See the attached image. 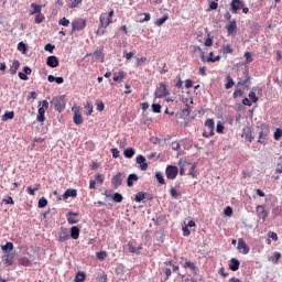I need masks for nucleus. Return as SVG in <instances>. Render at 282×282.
I'll return each instance as SVG.
<instances>
[{"mask_svg": "<svg viewBox=\"0 0 282 282\" xmlns=\"http://www.w3.org/2000/svg\"><path fill=\"white\" fill-rule=\"evenodd\" d=\"M282 137V130L278 128L274 132V140H281Z\"/></svg>", "mask_w": 282, "mask_h": 282, "instance_id": "obj_57", "label": "nucleus"}, {"mask_svg": "<svg viewBox=\"0 0 282 282\" xmlns=\"http://www.w3.org/2000/svg\"><path fill=\"white\" fill-rule=\"evenodd\" d=\"M97 111H105V104L102 101L97 102Z\"/></svg>", "mask_w": 282, "mask_h": 282, "instance_id": "obj_63", "label": "nucleus"}, {"mask_svg": "<svg viewBox=\"0 0 282 282\" xmlns=\"http://www.w3.org/2000/svg\"><path fill=\"white\" fill-rule=\"evenodd\" d=\"M238 250L242 252V254H248L250 252V247L246 243V240L243 238L238 239Z\"/></svg>", "mask_w": 282, "mask_h": 282, "instance_id": "obj_13", "label": "nucleus"}, {"mask_svg": "<svg viewBox=\"0 0 282 282\" xmlns=\"http://www.w3.org/2000/svg\"><path fill=\"white\" fill-rule=\"evenodd\" d=\"M37 206L39 208H45V206H47V198L45 197L40 198Z\"/></svg>", "mask_w": 282, "mask_h": 282, "instance_id": "obj_45", "label": "nucleus"}, {"mask_svg": "<svg viewBox=\"0 0 282 282\" xmlns=\"http://www.w3.org/2000/svg\"><path fill=\"white\" fill-rule=\"evenodd\" d=\"M243 1L241 0H231L230 3V12H232V14H237L238 10H241V8H243Z\"/></svg>", "mask_w": 282, "mask_h": 282, "instance_id": "obj_10", "label": "nucleus"}, {"mask_svg": "<svg viewBox=\"0 0 282 282\" xmlns=\"http://www.w3.org/2000/svg\"><path fill=\"white\" fill-rule=\"evenodd\" d=\"M195 163H189V162H183L181 167H180V175H186V171L187 175H189L191 177H195Z\"/></svg>", "mask_w": 282, "mask_h": 282, "instance_id": "obj_4", "label": "nucleus"}, {"mask_svg": "<svg viewBox=\"0 0 282 282\" xmlns=\"http://www.w3.org/2000/svg\"><path fill=\"white\" fill-rule=\"evenodd\" d=\"M170 195H171L174 199H177V197H180V193L177 192V189H175V187H171V188H170Z\"/></svg>", "mask_w": 282, "mask_h": 282, "instance_id": "obj_48", "label": "nucleus"}, {"mask_svg": "<svg viewBox=\"0 0 282 282\" xmlns=\"http://www.w3.org/2000/svg\"><path fill=\"white\" fill-rule=\"evenodd\" d=\"M78 195V192L76 189H66V192L63 194L64 199H68V197H76Z\"/></svg>", "mask_w": 282, "mask_h": 282, "instance_id": "obj_27", "label": "nucleus"}, {"mask_svg": "<svg viewBox=\"0 0 282 282\" xmlns=\"http://www.w3.org/2000/svg\"><path fill=\"white\" fill-rule=\"evenodd\" d=\"M72 32H82V30H85L87 28V20L86 19H77L74 20L72 23Z\"/></svg>", "mask_w": 282, "mask_h": 282, "instance_id": "obj_5", "label": "nucleus"}, {"mask_svg": "<svg viewBox=\"0 0 282 282\" xmlns=\"http://www.w3.org/2000/svg\"><path fill=\"white\" fill-rule=\"evenodd\" d=\"M69 239V230L65 227H62L58 231V241L59 243H63Z\"/></svg>", "mask_w": 282, "mask_h": 282, "instance_id": "obj_11", "label": "nucleus"}, {"mask_svg": "<svg viewBox=\"0 0 282 282\" xmlns=\"http://www.w3.org/2000/svg\"><path fill=\"white\" fill-rule=\"evenodd\" d=\"M124 158L131 159L135 155V150L133 148H128L123 151Z\"/></svg>", "mask_w": 282, "mask_h": 282, "instance_id": "obj_32", "label": "nucleus"}, {"mask_svg": "<svg viewBox=\"0 0 282 282\" xmlns=\"http://www.w3.org/2000/svg\"><path fill=\"white\" fill-rule=\"evenodd\" d=\"M11 67L18 72L19 67H21V63L18 59H14Z\"/></svg>", "mask_w": 282, "mask_h": 282, "instance_id": "obj_61", "label": "nucleus"}, {"mask_svg": "<svg viewBox=\"0 0 282 282\" xmlns=\"http://www.w3.org/2000/svg\"><path fill=\"white\" fill-rule=\"evenodd\" d=\"M224 213L227 217H231L232 215V207L230 206H227L225 209H224Z\"/></svg>", "mask_w": 282, "mask_h": 282, "instance_id": "obj_58", "label": "nucleus"}, {"mask_svg": "<svg viewBox=\"0 0 282 282\" xmlns=\"http://www.w3.org/2000/svg\"><path fill=\"white\" fill-rule=\"evenodd\" d=\"M18 50H19V52H23V54H25V52H28V45H25V43H23V42H20L18 44Z\"/></svg>", "mask_w": 282, "mask_h": 282, "instance_id": "obj_47", "label": "nucleus"}, {"mask_svg": "<svg viewBox=\"0 0 282 282\" xmlns=\"http://www.w3.org/2000/svg\"><path fill=\"white\" fill-rule=\"evenodd\" d=\"M256 213L259 219H262V221H265V219H268V210H265V205H258L256 207Z\"/></svg>", "mask_w": 282, "mask_h": 282, "instance_id": "obj_9", "label": "nucleus"}, {"mask_svg": "<svg viewBox=\"0 0 282 282\" xmlns=\"http://www.w3.org/2000/svg\"><path fill=\"white\" fill-rule=\"evenodd\" d=\"M46 65L48 67H53V68L58 67V65H59L58 57H56L55 55L48 56L47 59H46Z\"/></svg>", "mask_w": 282, "mask_h": 282, "instance_id": "obj_17", "label": "nucleus"}, {"mask_svg": "<svg viewBox=\"0 0 282 282\" xmlns=\"http://www.w3.org/2000/svg\"><path fill=\"white\" fill-rule=\"evenodd\" d=\"M270 239H273V241H279V236L274 231H269Z\"/></svg>", "mask_w": 282, "mask_h": 282, "instance_id": "obj_62", "label": "nucleus"}, {"mask_svg": "<svg viewBox=\"0 0 282 282\" xmlns=\"http://www.w3.org/2000/svg\"><path fill=\"white\" fill-rule=\"evenodd\" d=\"M106 258H107V252L105 251L97 252V259H99V261H105Z\"/></svg>", "mask_w": 282, "mask_h": 282, "instance_id": "obj_53", "label": "nucleus"}, {"mask_svg": "<svg viewBox=\"0 0 282 282\" xmlns=\"http://www.w3.org/2000/svg\"><path fill=\"white\" fill-rule=\"evenodd\" d=\"M113 14L115 11L113 9H111L108 12V15L106 13H101L99 15V25H98V30L96 32L97 36H102L107 31L102 30V28L107 29L109 28V25H111V23H113Z\"/></svg>", "mask_w": 282, "mask_h": 282, "instance_id": "obj_1", "label": "nucleus"}, {"mask_svg": "<svg viewBox=\"0 0 282 282\" xmlns=\"http://www.w3.org/2000/svg\"><path fill=\"white\" fill-rule=\"evenodd\" d=\"M279 259H281V252L275 251L273 256L269 258V261H272L275 265L279 263Z\"/></svg>", "mask_w": 282, "mask_h": 282, "instance_id": "obj_33", "label": "nucleus"}, {"mask_svg": "<svg viewBox=\"0 0 282 282\" xmlns=\"http://www.w3.org/2000/svg\"><path fill=\"white\" fill-rule=\"evenodd\" d=\"M36 120H37V122H45V115L37 113Z\"/></svg>", "mask_w": 282, "mask_h": 282, "instance_id": "obj_64", "label": "nucleus"}, {"mask_svg": "<svg viewBox=\"0 0 282 282\" xmlns=\"http://www.w3.org/2000/svg\"><path fill=\"white\" fill-rule=\"evenodd\" d=\"M205 127L209 130L208 132H203V138H212V135H215V120L207 119L205 122Z\"/></svg>", "mask_w": 282, "mask_h": 282, "instance_id": "obj_6", "label": "nucleus"}, {"mask_svg": "<svg viewBox=\"0 0 282 282\" xmlns=\"http://www.w3.org/2000/svg\"><path fill=\"white\" fill-rule=\"evenodd\" d=\"M69 237L72 239H75V240L79 239V237H80V228H78L76 226L70 227V235H69Z\"/></svg>", "mask_w": 282, "mask_h": 282, "instance_id": "obj_24", "label": "nucleus"}, {"mask_svg": "<svg viewBox=\"0 0 282 282\" xmlns=\"http://www.w3.org/2000/svg\"><path fill=\"white\" fill-rule=\"evenodd\" d=\"M85 279H87V274L85 272H77L75 282H85Z\"/></svg>", "mask_w": 282, "mask_h": 282, "instance_id": "obj_38", "label": "nucleus"}, {"mask_svg": "<svg viewBox=\"0 0 282 282\" xmlns=\"http://www.w3.org/2000/svg\"><path fill=\"white\" fill-rule=\"evenodd\" d=\"M137 164H140L141 171H147L149 169V164H147V159L142 154L137 156Z\"/></svg>", "mask_w": 282, "mask_h": 282, "instance_id": "obj_16", "label": "nucleus"}, {"mask_svg": "<svg viewBox=\"0 0 282 282\" xmlns=\"http://www.w3.org/2000/svg\"><path fill=\"white\" fill-rule=\"evenodd\" d=\"M166 21H169V14H165L162 18H159L155 22V25H158L160 28V26L164 25V23H166Z\"/></svg>", "mask_w": 282, "mask_h": 282, "instance_id": "obj_36", "label": "nucleus"}, {"mask_svg": "<svg viewBox=\"0 0 282 282\" xmlns=\"http://www.w3.org/2000/svg\"><path fill=\"white\" fill-rule=\"evenodd\" d=\"M115 83H120L124 80V72L120 70L118 74L113 75Z\"/></svg>", "mask_w": 282, "mask_h": 282, "instance_id": "obj_35", "label": "nucleus"}, {"mask_svg": "<svg viewBox=\"0 0 282 282\" xmlns=\"http://www.w3.org/2000/svg\"><path fill=\"white\" fill-rule=\"evenodd\" d=\"M227 32L229 36L237 34V20L229 21L227 25Z\"/></svg>", "mask_w": 282, "mask_h": 282, "instance_id": "obj_15", "label": "nucleus"}, {"mask_svg": "<svg viewBox=\"0 0 282 282\" xmlns=\"http://www.w3.org/2000/svg\"><path fill=\"white\" fill-rule=\"evenodd\" d=\"M147 56H142V57H137V63L135 66L137 67H142V65H144V63H147Z\"/></svg>", "mask_w": 282, "mask_h": 282, "instance_id": "obj_41", "label": "nucleus"}, {"mask_svg": "<svg viewBox=\"0 0 282 282\" xmlns=\"http://www.w3.org/2000/svg\"><path fill=\"white\" fill-rule=\"evenodd\" d=\"M69 8H78V6H80V3H83V0H69Z\"/></svg>", "mask_w": 282, "mask_h": 282, "instance_id": "obj_50", "label": "nucleus"}, {"mask_svg": "<svg viewBox=\"0 0 282 282\" xmlns=\"http://www.w3.org/2000/svg\"><path fill=\"white\" fill-rule=\"evenodd\" d=\"M112 199L117 204H121V202H122V199H124V197H122V194H120V193H115L112 196Z\"/></svg>", "mask_w": 282, "mask_h": 282, "instance_id": "obj_42", "label": "nucleus"}, {"mask_svg": "<svg viewBox=\"0 0 282 282\" xmlns=\"http://www.w3.org/2000/svg\"><path fill=\"white\" fill-rule=\"evenodd\" d=\"M249 99L251 102H258L259 98L257 97V94L254 91L249 93Z\"/></svg>", "mask_w": 282, "mask_h": 282, "instance_id": "obj_51", "label": "nucleus"}, {"mask_svg": "<svg viewBox=\"0 0 282 282\" xmlns=\"http://www.w3.org/2000/svg\"><path fill=\"white\" fill-rule=\"evenodd\" d=\"M3 252H8V250H14V243L7 242L4 246H2Z\"/></svg>", "mask_w": 282, "mask_h": 282, "instance_id": "obj_43", "label": "nucleus"}, {"mask_svg": "<svg viewBox=\"0 0 282 282\" xmlns=\"http://www.w3.org/2000/svg\"><path fill=\"white\" fill-rule=\"evenodd\" d=\"M180 263L185 269L197 271V267L193 262L188 261V259H186L184 257L180 258Z\"/></svg>", "mask_w": 282, "mask_h": 282, "instance_id": "obj_12", "label": "nucleus"}, {"mask_svg": "<svg viewBox=\"0 0 282 282\" xmlns=\"http://www.w3.org/2000/svg\"><path fill=\"white\" fill-rule=\"evenodd\" d=\"M143 199H147V194H144V192H139L135 196H134V200L137 203L140 204V202H143Z\"/></svg>", "mask_w": 282, "mask_h": 282, "instance_id": "obj_39", "label": "nucleus"}, {"mask_svg": "<svg viewBox=\"0 0 282 282\" xmlns=\"http://www.w3.org/2000/svg\"><path fill=\"white\" fill-rule=\"evenodd\" d=\"M268 133H270V129H265L259 132V139L258 142L260 144H265V139L268 138Z\"/></svg>", "mask_w": 282, "mask_h": 282, "instance_id": "obj_23", "label": "nucleus"}, {"mask_svg": "<svg viewBox=\"0 0 282 282\" xmlns=\"http://www.w3.org/2000/svg\"><path fill=\"white\" fill-rule=\"evenodd\" d=\"M50 104L54 107L55 111H58V113L64 111L67 105L65 96L53 97Z\"/></svg>", "mask_w": 282, "mask_h": 282, "instance_id": "obj_3", "label": "nucleus"}, {"mask_svg": "<svg viewBox=\"0 0 282 282\" xmlns=\"http://www.w3.org/2000/svg\"><path fill=\"white\" fill-rule=\"evenodd\" d=\"M155 177L159 182V184H166V182L164 181V176L162 175V173H156Z\"/></svg>", "mask_w": 282, "mask_h": 282, "instance_id": "obj_55", "label": "nucleus"}, {"mask_svg": "<svg viewBox=\"0 0 282 282\" xmlns=\"http://www.w3.org/2000/svg\"><path fill=\"white\" fill-rule=\"evenodd\" d=\"M95 180L98 182V184L105 183V177H102V174H96Z\"/></svg>", "mask_w": 282, "mask_h": 282, "instance_id": "obj_59", "label": "nucleus"}, {"mask_svg": "<svg viewBox=\"0 0 282 282\" xmlns=\"http://www.w3.org/2000/svg\"><path fill=\"white\" fill-rule=\"evenodd\" d=\"M73 120L75 124H83V116L80 115V112L76 111L74 113Z\"/></svg>", "mask_w": 282, "mask_h": 282, "instance_id": "obj_34", "label": "nucleus"}, {"mask_svg": "<svg viewBox=\"0 0 282 282\" xmlns=\"http://www.w3.org/2000/svg\"><path fill=\"white\" fill-rule=\"evenodd\" d=\"M245 58H246V63H252L254 61L252 58V53L251 52H246L245 53Z\"/></svg>", "mask_w": 282, "mask_h": 282, "instance_id": "obj_52", "label": "nucleus"}, {"mask_svg": "<svg viewBox=\"0 0 282 282\" xmlns=\"http://www.w3.org/2000/svg\"><path fill=\"white\" fill-rule=\"evenodd\" d=\"M19 263L25 268H30V265H32V261H30L28 258H20Z\"/></svg>", "mask_w": 282, "mask_h": 282, "instance_id": "obj_40", "label": "nucleus"}, {"mask_svg": "<svg viewBox=\"0 0 282 282\" xmlns=\"http://www.w3.org/2000/svg\"><path fill=\"white\" fill-rule=\"evenodd\" d=\"M31 8H32V10L30 11L31 15L41 14L42 8L40 4H36L33 2V3H31Z\"/></svg>", "mask_w": 282, "mask_h": 282, "instance_id": "obj_25", "label": "nucleus"}, {"mask_svg": "<svg viewBox=\"0 0 282 282\" xmlns=\"http://www.w3.org/2000/svg\"><path fill=\"white\" fill-rule=\"evenodd\" d=\"M4 265H12L14 263V256L12 253H6L2 256Z\"/></svg>", "mask_w": 282, "mask_h": 282, "instance_id": "obj_20", "label": "nucleus"}, {"mask_svg": "<svg viewBox=\"0 0 282 282\" xmlns=\"http://www.w3.org/2000/svg\"><path fill=\"white\" fill-rule=\"evenodd\" d=\"M110 151L112 153V158H115V159L120 158V151H118V149L112 148Z\"/></svg>", "mask_w": 282, "mask_h": 282, "instance_id": "obj_60", "label": "nucleus"}, {"mask_svg": "<svg viewBox=\"0 0 282 282\" xmlns=\"http://www.w3.org/2000/svg\"><path fill=\"white\" fill-rule=\"evenodd\" d=\"M67 221L70 225L78 224V220L76 219L78 217V213L68 212L67 215Z\"/></svg>", "mask_w": 282, "mask_h": 282, "instance_id": "obj_21", "label": "nucleus"}, {"mask_svg": "<svg viewBox=\"0 0 282 282\" xmlns=\"http://www.w3.org/2000/svg\"><path fill=\"white\" fill-rule=\"evenodd\" d=\"M40 189H41V184H35L34 187L32 186L26 187L29 195H32V196L36 195V191H40Z\"/></svg>", "mask_w": 282, "mask_h": 282, "instance_id": "obj_28", "label": "nucleus"}, {"mask_svg": "<svg viewBox=\"0 0 282 282\" xmlns=\"http://www.w3.org/2000/svg\"><path fill=\"white\" fill-rule=\"evenodd\" d=\"M13 119H14V111H7L1 118L2 122H6L8 120H13Z\"/></svg>", "mask_w": 282, "mask_h": 282, "instance_id": "obj_29", "label": "nucleus"}, {"mask_svg": "<svg viewBox=\"0 0 282 282\" xmlns=\"http://www.w3.org/2000/svg\"><path fill=\"white\" fill-rule=\"evenodd\" d=\"M243 76L245 79L239 80L236 85V90L234 91V98H239L241 96H243V90H241V88L239 87H247L248 89V84L250 83V73H248V69L243 70Z\"/></svg>", "mask_w": 282, "mask_h": 282, "instance_id": "obj_2", "label": "nucleus"}, {"mask_svg": "<svg viewBox=\"0 0 282 282\" xmlns=\"http://www.w3.org/2000/svg\"><path fill=\"white\" fill-rule=\"evenodd\" d=\"M87 56H94V61L105 63V54L102 53V48H97L93 54H87Z\"/></svg>", "mask_w": 282, "mask_h": 282, "instance_id": "obj_14", "label": "nucleus"}, {"mask_svg": "<svg viewBox=\"0 0 282 282\" xmlns=\"http://www.w3.org/2000/svg\"><path fill=\"white\" fill-rule=\"evenodd\" d=\"M85 109H87L88 116H91V113H94V105L90 101L86 102Z\"/></svg>", "mask_w": 282, "mask_h": 282, "instance_id": "obj_44", "label": "nucleus"}, {"mask_svg": "<svg viewBox=\"0 0 282 282\" xmlns=\"http://www.w3.org/2000/svg\"><path fill=\"white\" fill-rule=\"evenodd\" d=\"M112 186L115 188L122 186V173L119 172L112 177Z\"/></svg>", "mask_w": 282, "mask_h": 282, "instance_id": "obj_18", "label": "nucleus"}, {"mask_svg": "<svg viewBox=\"0 0 282 282\" xmlns=\"http://www.w3.org/2000/svg\"><path fill=\"white\" fill-rule=\"evenodd\" d=\"M129 252L132 254H140V250H142V247L135 248L133 243L129 242Z\"/></svg>", "mask_w": 282, "mask_h": 282, "instance_id": "obj_37", "label": "nucleus"}, {"mask_svg": "<svg viewBox=\"0 0 282 282\" xmlns=\"http://www.w3.org/2000/svg\"><path fill=\"white\" fill-rule=\"evenodd\" d=\"M139 177L137 174H130L127 178V186H129V188H131V186H133V182H138Z\"/></svg>", "mask_w": 282, "mask_h": 282, "instance_id": "obj_26", "label": "nucleus"}, {"mask_svg": "<svg viewBox=\"0 0 282 282\" xmlns=\"http://www.w3.org/2000/svg\"><path fill=\"white\" fill-rule=\"evenodd\" d=\"M177 173H180V170L177 169V166H174V165L166 166L165 175L167 180H175V177H177Z\"/></svg>", "mask_w": 282, "mask_h": 282, "instance_id": "obj_8", "label": "nucleus"}, {"mask_svg": "<svg viewBox=\"0 0 282 282\" xmlns=\"http://www.w3.org/2000/svg\"><path fill=\"white\" fill-rule=\"evenodd\" d=\"M55 47H56V46H54L53 44H50V43H48V44H46V45L44 46V50H45V52H50L51 54H53Z\"/></svg>", "mask_w": 282, "mask_h": 282, "instance_id": "obj_54", "label": "nucleus"}, {"mask_svg": "<svg viewBox=\"0 0 282 282\" xmlns=\"http://www.w3.org/2000/svg\"><path fill=\"white\" fill-rule=\"evenodd\" d=\"M169 88H166V84L165 83H161L160 86L156 88L155 90V97L156 98H166V96H169Z\"/></svg>", "mask_w": 282, "mask_h": 282, "instance_id": "obj_7", "label": "nucleus"}, {"mask_svg": "<svg viewBox=\"0 0 282 282\" xmlns=\"http://www.w3.org/2000/svg\"><path fill=\"white\" fill-rule=\"evenodd\" d=\"M58 25H63L64 28L69 26V20H67V18H62L58 21Z\"/></svg>", "mask_w": 282, "mask_h": 282, "instance_id": "obj_49", "label": "nucleus"}, {"mask_svg": "<svg viewBox=\"0 0 282 282\" xmlns=\"http://www.w3.org/2000/svg\"><path fill=\"white\" fill-rule=\"evenodd\" d=\"M227 83L225 84V89H232L235 87V80L230 75L226 77Z\"/></svg>", "mask_w": 282, "mask_h": 282, "instance_id": "obj_30", "label": "nucleus"}, {"mask_svg": "<svg viewBox=\"0 0 282 282\" xmlns=\"http://www.w3.org/2000/svg\"><path fill=\"white\" fill-rule=\"evenodd\" d=\"M152 111H153L154 113H161V111H162V106H161L160 104H153V105H152Z\"/></svg>", "mask_w": 282, "mask_h": 282, "instance_id": "obj_46", "label": "nucleus"}, {"mask_svg": "<svg viewBox=\"0 0 282 282\" xmlns=\"http://www.w3.org/2000/svg\"><path fill=\"white\" fill-rule=\"evenodd\" d=\"M239 265H241V262H239L237 258H232L229 262V270L237 272V270H239Z\"/></svg>", "mask_w": 282, "mask_h": 282, "instance_id": "obj_22", "label": "nucleus"}, {"mask_svg": "<svg viewBox=\"0 0 282 282\" xmlns=\"http://www.w3.org/2000/svg\"><path fill=\"white\" fill-rule=\"evenodd\" d=\"M45 17L41 13H36L35 23H43Z\"/></svg>", "mask_w": 282, "mask_h": 282, "instance_id": "obj_56", "label": "nucleus"}, {"mask_svg": "<svg viewBox=\"0 0 282 282\" xmlns=\"http://www.w3.org/2000/svg\"><path fill=\"white\" fill-rule=\"evenodd\" d=\"M221 52L224 54V56L228 55V54H232V45L230 44H225L223 45Z\"/></svg>", "mask_w": 282, "mask_h": 282, "instance_id": "obj_31", "label": "nucleus"}, {"mask_svg": "<svg viewBox=\"0 0 282 282\" xmlns=\"http://www.w3.org/2000/svg\"><path fill=\"white\" fill-rule=\"evenodd\" d=\"M23 72L18 73V76L21 80H28L29 79L28 76H30V74H32V68H30L29 66H25L23 68Z\"/></svg>", "mask_w": 282, "mask_h": 282, "instance_id": "obj_19", "label": "nucleus"}]
</instances>
